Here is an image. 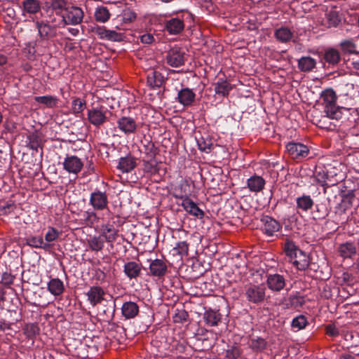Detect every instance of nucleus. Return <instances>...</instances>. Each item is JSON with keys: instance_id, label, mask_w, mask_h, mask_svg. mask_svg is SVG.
I'll return each instance as SVG.
<instances>
[{"instance_id": "obj_1", "label": "nucleus", "mask_w": 359, "mask_h": 359, "mask_svg": "<svg viewBox=\"0 0 359 359\" xmlns=\"http://www.w3.org/2000/svg\"><path fill=\"white\" fill-rule=\"evenodd\" d=\"M285 252L289 261L299 270H305L309 266L307 254L299 249L294 242L287 240L284 244Z\"/></svg>"}, {"instance_id": "obj_2", "label": "nucleus", "mask_w": 359, "mask_h": 359, "mask_svg": "<svg viewBox=\"0 0 359 359\" xmlns=\"http://www.w3.org/2000/svg\"><path fill=\"white\" fill-rule=\"evenodd\" d=\"M320 98L327 118L339 120L342 117L341 108L337 105V95L332 88L322 91Z\"/></svg>"}, {"instance_id": "obj_3", "label": "nucleus", "mask_w": 359, "mask_h": 359, "mask_svg": "<svg viewBox=\"0 0 359 359\" xmlns=\"http://www.w3.org/2000/svg\"><path fill=\"white\" fill-rule=\"evenodd\" d=\"M83 10L77 6H69L65 9L62 14V20L65 25H79L83 18Z\"/></svg>"}, {"instance_id": "obj_4", "label": "nucleus", "mask_w": 359, "mask_h": 359, "mask_svg": "<svg viewBox=\"0 0 359 359\" xmlns=\"http://www.w3.org/2000/svg\"><path fill=\"white\" fill-rule=\"evenodd\" d=\"M286 151L291 158L297 161L307 157L309 154V149L306 145L293 142L286 145Z\"/></svg>"}, {"instance_id": "obj_5", "label": "nucleus", "mask_w": 359, "mask_h": 359, "mask_svg": "<svg viewBox=\"0 0 359 359\" xmlns=\"http://www.w3.org/2000/svg\"><path fill=\"white\" fill-rule=\"evenodd\" d=\"M93 31L99 37V39L102 40L122 41L124 39L123 33L117 32L115 30L107 29L104 26H97Z\"/></svg>"}, {"instance_id": "obj_6", "label": "nucleus", "mask_w": 359, "mask_h": 359, "mask_svg": "<svg viewBox=\"0 0 359 359\" xmlns=\"http://www.w3.org/2000/svg\"><path fill=\"white\" fill-rule=\"evenodd\" d=\"M117 127L120 131L128 135L136 132L138 123L131 116H122L117 120Z\"/></svg>"}, {"instance_id": "obj_7", "label": "nucleus", "mask_w": 359, "mask_h": 359, "mask_svg": "<svg viewBox=\"0 0 359 359\" xmlns=\"http://www.w3.org/2000/svg\"><path fill=\"white\" fill-rule=\"evenodd\" d=\"M63 168L68 172L77 175L83 167V163L76 156H67L63 161Z\"/></svg>"}, {"instance_id": "obj_8", "label": "nucleus", "mask_w": 359, "mask_h": 359, "mask_svg": "<svg viewBox=\"0 0 359 359\" xmlns=\"http://www.w3.org/2000/svg\"><path fill=\"white\" fill-rule=\"evenodd\" d=\"M247 299L252 303L257 304L262 302L265 297V288L263 287L250 285L245 290Z\"/></svg>"}, {"instance_id": "obj_9", "label": "nucleus", "mask_w": 359, "mask_h": 359, "mask_svg": "<svg viewBox=\"0 0 359 359\" xmlns=\"http://www.w3.org/2000/svg\"><path fill=\"white\" fill-rule=\"evenodd\" d=\"M167 63L175 67H178L184 63V53L179 48H171L166 55Z\"/></svg>"}, {"instance_id": "obj_10", "label": "nucleus", "mask_w": 359, "mask_h": 359, "mask_svg": "<svg viewBox=\"0 0 359 359\" xmlns=\"http://www.w3.org/2000/svg\"><path fill=\"white\" fill-rule=\"evenodd\" d=\"M90 204L95 210H103L107 208L108 198L104 192L95 191L90 194Z\"/></svg>"}, {"instance_id": "obj_11", "label": "nucleus", "mask_w": 359, "mask_h": 359, "mask_svg": "<svg viewBox=\"0 0 359 359\" xmlns=\"http://www.w3.org/2000/svg\"><path fill=\"white\" fill-rule=\"evenodd\" d=\"M106 111L100 108H93L88 111L89 122L96 127L104 124L107 121Z\"/></svg>"}, {"instance_id": "obj_12", "label": "nucleus", "mask_w": 359, "mask_h": 359, "mask_svg": "<svg viewBox=\"0 0 359 359\" xmlns=\"http://www.w3.org/2000/svg\"><path fill=\"white\" fill-rule=\"evenodd\" d=\"M263 224L262 231L269 236H272L280 229V224L276 219L269 216H265L262 219Z\"/></svg>"}, {"instance_id": "obj_13", "label": "nucleus", "mask_w": 359, "mask_h": 359, "mask_svg": "<svg viewBox=\"0 0 359 359\" xmlns=\"http://www.w3.org/2000/svg\"><path fill=\"white\" fill-rule=\"evenodd\" d=\"M184 28V22L183 18H171L165 22V29L170 34H177L180 33Z\"/></svg>"}, {"instance_id": "obj_14", "label": "nucleus", "mask_w": 359, "mask_h": 359, "mask_svg": "<svg viewBox=\"0 0 359 359\" xmlns=\"http://www.w3.org/2000/svg\"><path fill=\"white\" fill-rule=\"evenodd\" d=\"M36 27L41 39L48 40L56 36L57 28L55 25L43 22H36Z\"/></svg>"}, {"instance_id": "obj_15", "label": "nucleus", "mask_w": 359, "mask_h": 359, "mask_svg": "<svg viewBox=\"0 0 359 359\" xmlns=\"http://www.w3.org/2000/svg\"><path fill=\"white\" fill-rule=\"evenodd\" d=\"M266 284L272 291H280L285 285V279L283 276L274 273L267 276Z\"/></svg>"}, {"instance_id": "obj_16", "label": "nucleus", "mask_w": 359, "mask_h": 359, "mask_svg": "<svg viewBox=\"0 0 359 359\" xmlns=\"http://www.w3.org/2000/svg\"><path fill=\"white\" fill-rule=\"evenodd\" d=\"M100 236L107 243L114 242L118 236V230L111 224H102L100 227Z\"/></svg>"}, {"instance_id": "obj_17", "label": "nucleus", "mask_w": 359, "mask_h": 359, "mask_svg": "<svg viewBox=\"0 0 359 359\" xmlns=\"http://www.w3.org/2000/svg\"><path fill=\"white\" fill-rule=\"evenodd\" d=\"M195 93L192 90L184 88L179 90L176 100L184 107L190 106L195 100Z\"/></svg>"}, {"instance_id": "obj_18", "label": "nucleus", "mask_w": 359, "mask_h": 359, "mask_svg": "<svg viewBox=\"0 0 359 359\" xmlns=\"http://www.w3.org/2000/svg\"><path fill=\"white\" fill-rule=\"evenodd\" d=\"M104 294V292L100 286L90 287L86 293L88 300L93 306L100 304L103 300Z\"/></svg>"}, {"instance_id": "obj_19", "label": "nucleus", "mask_w": 359, "mask_h": 359, "mask_svg": "<svg viewBox=\"0 0 359 359\" xmlns=\"http://www.w3.org/2000/svg\"><path fill=\"white\" fill-rule=\"evenodd\" d=\"M150 273L156 277H162L167 272V265L164 261L156 259L151 262L149 264Z\"/></svg>"}, {"instance_id": "obj_20", "label": "nucleus", "mask_w": 359, "mask_h": 359, "mask_svg": "<svg viewBox=\"0 0 359 359\" xmlns=\"http://www.w3.org/2000/svg\"><path fill=\"white\" fill-rule=\"evenodd\" d=\"M354 198L353 191H349L342 196L341 202L335 207V213L341 215L352 206Z\"/></svg>"}, {"instance_id": "obj_21", "label": "nucleus", "mask_w": 359, "mask_h": 359, "mask_svg": "<svg viewBox=\"0 0 359 359\" xmlns=\"http://www.w3.org/2000/svg\"><path fill=\"white\" fill-rule=\"evenodd\" d=\"M121 313L126 319L134 318L139 313V306L131 301L124 302L121 307Z\"/></svg>"}, {"instance_id": "obj_22", "label": "nucleus", "mask_w": 359, "mask_h": 359, "mask_svg": "<svg viewBox=\"0 0 359 359\" xmlns=\"http://www.w3.org/2000/svg\"><path fill=\"white\" fill-rule=\"evenodd\" d=\"M147 83L154 88L161 87L164 83V77L161 72L154 69H150L147 72Z\"/></svg>"}, {"instance_id": "obj_23", "label": "nucleus", "mask_w": 359, "mask_h": 359, "mask_svg": "<svg viewBox=\"0 0 359 359\" xmlns=\"http://www.w3.org/2000/svg\"><path fill=\"white\" fill-rule=\"evenodd\" d=\"M203 320L208 326H217L222 320V315L219 311L210 309L205 311Z\"/></svg>"}, {"instance_id": "obj_24", "label": "nucleus", "mask_w": 359, "mask_h": 359, "mask_svg": "<svg viewBox=\"0 0 359 359\" xmlns=\"http://www.w3.org/2000/svg\"><path fill=\"white\" fill-rule=\"evenodd\" d=\"M182 206L190 215L202 218L204 216V212L201 210L197 204L190 198H186L182 202Z\"/></svg>"}, {"instance_id": "obj_25", "label": "nucleus", "mask_w": 359, "mask_h": 359, "mask_svg": "<svg viewBox=\"0 0 359 359\" xmlns=\"http://www.w3.org/2000/svg\"><path fill=\"white\" fill-rule=\"evenodd\" d=\"M296 204L297 210L306 212L312 209L314 201L309 195L303 194L296 198Z\"/></svg>"}, {"instance_id": "obj_26", "label": "nucleus", "mask_w": 359, "mask_h": 359, "mask_svg": "<svg viewBox=\"0 0 359 359\" xmlns=\"http://www.w3.org/2000/svg\"><path fill=\"white\" fill-rule=\"evenodd\" d=\"M48 290L53 295H61L65 291L63 282L58 278H51L48 283Z\"/></svg>"}, {"instance_id": "obj_27", "label": "nucleus", "mask_w": 359, "mask_h": 359, "mask_svg": "<svg viewBox=\"0 0 359 359\" xmlns=\"http://www.w3.org/2000/svg\"><path fill=\"white\" fill-rule=\"evenodd\" d=\"M136 167L135 158L132 156H127L126 157H121L119 159L118 165L117 168L119 169L122 172H129Z\"/></svg>"}, {"instance_id": "obj_28", "label": "nucleus", "mask_w": 359, "mask_h": 359, "mask_svg": "<svg viewBox=\"0 0 359 359\" xmlns=\"http://www.w3.org/2000/svg\"><path fill=\"white\" fill-rule=\"evenodd\" d=\"M247 185L250 191H261L265 185V180L260 176L254 175L247 181Z\"/></svg>"}, {"instance_id": "obj_29", "label": "nucleus", "mask_w": 359, "mask_h": 359, "mask_svg": "<svg viewBox=\"0 0 359 359\" xmlns=\"http://www.w3.org/2000/svg\"><path fill=\"white\" fill-rule=\"evenodd\" d=\"M124 273L130 279L136 278L141 273V265L135 262H129L124 265Z\"/></svg>"}, {"instance_id": "obj_30", "label": "nucleus", "mask_w": 359, "mask_h": 359, "mask_svg": "<svg viewBox=\"0 0 359 359\" xmlns=\"http://www.w3.org/2000/svg\"><path fill=\"white\" fill-rule=\"evenodd\" d=\"M339 252L344 259L351 258L356 254V247L353 243L346 242L339 245Z\"/></svg>"}, {"instance_id": "obj_31", "label": "nucleus", "mask_w": 359, "mask_h": 359, "mask_svg": "<svg viewBox=\"0 0 359 359\" xmlns=\"http://www.w3.org/2000/svg\"><path fill=\"white\" fill-rule=\"evenodd\" d=\"M34 100L39 104H42L48 108L56 107L59 102V99L53 95L36 96Z\"/></svg>"}, {"instance_id": "obj_32", "label": "nucleus", "mask_w": 359, "mask_h": 359, "mask_svg": "<svg viewBox=\"0 0 359 359\" xmlns=\"http://www.w3.org/2000/svg\"><path fill=\"white\" fill-rule=\"evenodd\" d=\"M232 89V86L226 79H219L215 85L216 94L226 96Z\"/></svg>"}, {"instance_id": "obj_33", "label": "nucleus", "mask_w": 359, "mask_h": 359, "mask_svg": "<svg viewBox=\"0 0 359 359\" xmlns=\"http://www.w3.org/2000/svg\"><path fill=\"white\" fill-rule=\"evenodd\" d=\"M316 65V60L310 56L302 57L298 60V67L302 72H310Z\"/></svg>"}, {"instance_id": "obj_34", "label": "nucleus", "mask_w": 359, "mask_h": 359, "mask_svg": "<svg viewBox=\"0 0 359 359\" xmlns=\"http://www.w3.org/2000/svg\"><path fill=\"white\" fill-rule=\"evenodd\" d=\"M88 247L92 251H101L104 245V240L102 236H93L87 240Z\"/></svg>"}, {"instance_id": "obj_35", "label": "nucleus", "mask_w": 359, "mask_h": 359, "mask_svg": "<svg viewBox=\"0 0 359 359\" xmlns=\"http://www.w3.org/2000/svg\"><path fill=\"white\" fill-rule=\"evenodd\" d=\"M324 59L330 65H334L338 64L340 61L341 55L337 50L331 48L325 50Z\"/></svg>"}, {"instance_id": "obj_36", "label": "nucleus", "mask_w": 359, "mask_h": 359, "mask_svg": "<svg viewBox=\"0 0 359 359\" xmlns=\"http://www.w3.org/2000/svg\"><path fill=\"white\" fill-rule=\"evenodd\" d=\"M339 46L344 53L358 55L359 52L355 50L357 46L353 39L343 40L340 42Z\"/></svg>"}, {"instance_id": "obj_37", "label": "nucleus", "mask_w": 359, "mask_h": 359, "mask_svg": "<svg viewBox=\"0 0 359 359\" xmlns=\"http://www.w3.org/2000/svg\"><path fill=\"white\" fill-rule=\"evenodd\" d=\"M94 16L96 21L104 23L109 20L111 13L107 7L99 6L95 9Z\"/></svg>"}, {"instance_id": "obj_38", "label": "nucleus", "mask_w": 359, "mask_h": 359, "mask_svg": "<svg viewBox=\"0 0 359 359\" xmlns=\"http://www.w3.org/2000/svg\"><path fill=\"white\" fill-rule=\"evenodd\" d=\"M201 332L198 333V336H204L201 338L203 342H208L207 346L211 348L215 344L217 337V334L213 331H209L205 329H201Z\"/></svg>"}, {"instance_id": "obj_39", "label": "nucleus", "mask_w": 359, "mask_h": 359, "mask_svg": "<svg viewBox=\"0 0 359 359\" xmlns=\"http://www.w3.org/2000/svg\"><path fill=\"white\" fill-rule=\"evenodd\" d=\"M26 243L29 246L35 248L46 249L49 245L43 241L41 236H30L26 238Z\"/></svg>"}, {"instance_id": "obj_40", "label": "nucleus", "mask_w": 359, "mask_h": 359, "mask_svg": "<svg viewBox=\"0 0 359 359\" xmlns=\"http://www.w3.org/2000/svg\"><path fill=\"white\" fill-rule=\"evenodd\" d=\"M275 36L279 41L286 43L292 38L293 34L290 29L287 27H280L276 29Z\"/></svg>"}, {"instance_id": "obj_41", "label": "nucleus", "mask_w": 359, "mask_h": 359, "mask_svg": "<svg viewBox=\"0 0 359 359\" xmlns=\"http://www.w3.org/2000/svg\"><path fill=\"white\" fill-rule=\"evenodd\" d=\"M22 6L25 11L29 13H36L40 9L38 0H23Z\"/></svg>"}, {"instance_id": "obj_42", "label": "nucleus", "mask_w": 359, "mask_h": 359, "mask_svg": "<svg viewBox=\"0 0 359 359\" xmlns=\"http://www.w3.org/2000/svg\"><path fill=\"white\" fill-rule=\"evenodd\" d=\"M307 324L306 318L303 315H299L292 320L291 326L295 332H297L305 328Z\"/></svg>"}, {"instance_id": "obj_43", "label": "nucleus", "mask_w": 359, "mask_h": 359, "mask_svg": "<svg viewBox=\"0 0 359 359\" xmlns=\"http://www.w3.org/2000/svg\"><path fill=\"white\" fill-rule=\"evenodd\" d=\"M326 20L327 26L331 27H337L341 22V19L338 13L335 11H330L326 13Z\"/></svg>"}, {"instance_id": "obj_44", "label": "nucleus", "mask_w": 359, "mask_h": 359, "mask_svg": "<svg viewBox=\"0 0 359 359\" xmlns=\"http://www.w3.org/2000/svg\"><path fill=\"white\" fill-rule=\"evenodd\" d=\"M189 243L186 241H180L176 244L172 250L175 254L181 257L187 256L189 252Z\"/></svg>"}, {"instance_id": "obj_45", "label": "nucleus", "mask_w": 359, "mask_h": 359, "mask_svg": "<svg viewBox=\"0 0 359 359\" xmlns=\"http://www.w3.org/2000/svg\"><path fill=\"white\" fill-rule=\"evenodd\" d=\"M120 17L124 23H130L136 19L137 15L132 9L127 8L122 11Z\"/></svg>"}, {"instance_id": "obj_46", "label": "nucleus", "mask_w": 359, "mask_h": 359, "mask_svg": "<svg viewBox=\"0 0 359 359\" xmlns=\"http://www.w3.org/2000/svg\"><path fill=\"white\" fill-rule=\"evenodd\" d=\"M86 107V101L80 98H74L72 102V109L74 114L82 112Z\"/></svg>"}, {"instance_id": "obj_47", "label": "nucleus", "mask_w": 359, "mask_h": 359, "mask_svg": "<svg viewBox=\"0 0 359 359\" xmlns=\"http://www.w3.org/2000/svg\"><path fill=\"white\" fill-rule=\"evenodd\" d=\"M28 147L35 151H38V149L41 146V140L38 135L31 134L28 136Z\"/></svg>"}, {"instance_id": "obj_48", "label": "nucleus", "mask_w": 359, "mask_h": 359, "mask_svg": "<svg viewBox=\"0 0 359 359\" xmlns=\"http://www.w3.org/2000/svg\"><path fill=\"white\" fill-rule=\"evenodd\" d=\"M60 236V232L54 227L49 226L45 234L46 243H50L57 240Z\"/></svg>"}, {"instance_id": "obj_49", "label": "nucleus", "mask_w": 359, "mask_h": 359, "mask_svg": "<svg viewBox=\"0 0 359 359\" xmlns=\"http://www.w3.org/2000/svg\"><path fill=\"white\" fill-rule=\"evenodd\" d=\"M178 187H180V189H181L182 194H184V200H185L186 198H190L189 197L192 193L190 182L187 180H184L180 183V184Z\"/></svg>"}, {"instance_id": "obj_50", "label": "nucleus", "mask_w": 359, "mask_h": 359, "mask_svg": "<svg viewBox=\"0 0 359 359\" xmlns=\"http://www.w3.org/2000/svg\"><path fill=\"white\" fill-rule=\"evenodd\" d=\"M83 218L88 226H92L97 220V215L94 212L86 211L83 213Z\"/></svg>"}, {"instance_id": "obj_51", "label": "nucleus", "mask_w": 359, "mask_h": 359, "mask_svg": "<svg viewBox=\"0 0 359 359\" xmlns=\"http://www.w3.org/2000/svg\"><path fill=\"white\" fill-rule=\"evenodd\" d=\"M198 149L205 152H209L211 150L212 144L210 140H205L203 137L198 140Z\"/></svg>"}, {"instance_id": "obj_52", "label": "nucleus", "mask_w": 359, "mask_h": 359, "mask_svg": "<svg viewBox=\"0 0 359 359\" xmlns=\"http://www.w3.org/2000/svg\"><path fill=\"white\" fill-rule=\"evenodd\" d=\"M240 350L238 347L232 346L226 351V357L228 359H237L240 356Z\"/></svg>"}, {"instance_id": "obj_53", "label": "nucleus", "mask_w": 359, "mask_h": 359, "mask_svg": "<svg viewBox=\"0 0 359 359\" xmlns=\"http://www.w3.org/2000/svg\"><path fill=\"white\" fill-rule=\"evenodd\" d=\"M14 281V276L10 273L5 272L1 276V283L5 286L9 287Z\"/></svg>"}, {"instance_id": "obj_54", "label": "nucleus", "mask_w": 359, "mask_h": 359, "mask_svg": "<svg viewBox=\"0 0 359 359\" xmlns=\"http://www.w3.org/2000/svg\"><path fill=\"white\" fill-rule=\"evenodd\" d=\"M316 211L314 212L313 218L315 219H323L328 215V212L326 209L321 210L318 205H316Z\"/></svg>"}, {"instance_id": "obj_55", "label": "nucleus", "mask_w": 359, "mask_h": 359, "mask_svg": "<svg viewBox=\"0 0 359 359\" xmlns=\"http://www.w3.org/2000/svg\"><path fill=\"white\" fill-rule=\"evenodd\" d=\"M188 313L185 311H181L176 313L174 317V321L175 323H182L187 320Z\"/></svg>"}, {"instance_id": "obj_56", "label": "nucleus", "mask_w": 359, "mask_h": 359, "mask_svg": "<svg viewBox=\"0 0 359 359\" xmlns=\"http://www.w3.org/2000/svg\"><path fill=\"white\" fill-rule=\"evenodd\" d=\"M140 41L144 44H151L154 40V36L150 33H146L140 36Z\"/></svg>"}, {"instance_id": "obj_57", "label": "nucleus", "mask_w": 359, "mask_h": 359, "mask_svg": "<svg viewBox=\"0 0 359 359\" xmlns=\"http://www.w3.org/2000/svg\"><path fill=\"white\" fill-rule=\"evenodd\" d=\"M106 278V274L103 271L100 269H97L94 271L93 278L97 281H104Z\"/></svg>"}, {"instance_id": "obj_58", "label": "nucleus", "mask_w": 359, "mask_h": 359, "mask_svg": "<svg viewBox=\"0 0 359 359\" xmlns=\"http://www.w3.org/2000/svg\"><path fill=\"white\" fill-rule=\"evenodd\" d=\"M326 334L330 336L335 337L339 335V330L334 325H328L326 327Z\"/></svg>"}, {"instance_id": "obj_59", "label": "nucleus", "mask_w": 359, "mask_h": 359, "mask_svg": "<svg viewBox=\"0 0 359 359\" xmlns=\"http://www.w3.org/2000/svg\"><path fill=\"white\" fill-rule=\"evenodd\" d=\"M156 151V149L152 142H149L147 146V153L150 156H155Z\"/></svg>"}, {"instance_id": "obj_60", "label": "nucleus", "mask_w": 359, "mask_h": 359, "mask_svg": "<svg viewBox=\"0 0 359 359\" xmlns=\"http://www.w3.org/2000/svg\"><path fill=\"white\" fill-rule=\"evenodd\" d=\"M290 300L291 304L295 306L298 305H302L303 303V300L302 298L295 296L290 297Z\"/></svg>"}, {"instance_id": "obj_61", "label": "nucleus", "mask_w": 359, "mask_h": 359, "mask_svg": "<svg viewBox=\"0 0 359 359\" xmlns=\"http://www.w3.org/2000/svg\"><path fill=\"white\" fill-rule=\"evenodd\" d=\"M182 192L181 191V189H180V187H177L175 189V193L173 194L174 197L176 198L182 199V201L184 199V196L183 195Z\"/></svg>"}, {"instance_id": "obj_62", "label": "nucleus", "mask_w": 359, "mask_h": 359, "mask_svg": "<svg viewBox=\"0 0 359 359\" xmlns=\"http://www.w3.org/2000/svg\"><path fill=\"white\" fill-rule=\"evenodd\" d=\"M69 32L72 34V36H76L79 34V30L78 28H69Z\"/></svg>"}, {"instance_id": "obj_63", "label": "nucleus", "mask_w": 359, "mask_h": 359, "mask_svg": "<svg viewBox=\"0 0 359 359\" xmlns=\"http://www.w3.org/2000/svg\"><path fill=\"white\" fill-rule=\"evenodd\" d=\"M351 65L355 69L359 70V60H352Z\"/></svg>"}, {"instance_id": "obj_64", "label": "nucleus", "mask_w": 359, "mask_h": 359, "mask_svg": "<svg viewBox=\"0 0 359 359\" xmlns=\"http://www.w3.org/2000/svg\"><path fill=\"white\" fill-rule=\"evenodd\" d=\"M339 359H355V358L350 354H344L340 356Z\"/></svg>"}]
</instances>
